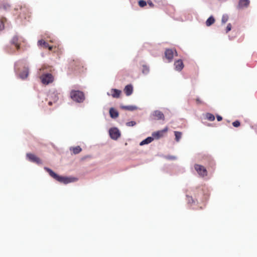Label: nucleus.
I'll return each mask as SVG.
<instances>
[{
	"label": "nucleus",
	"instance_id": "nucleus-37",
	"mask_svg": "<svg viewBox=\"0 0 257 257\" xmlns=\"http://www.w3.org/2000/svg\"><path fill=\"white\" fill-rule=\"evenodd\" d=\"M148 4L150 7H153L154 6V5L151 1L148 3Z\"/></svg>",
	"mask_w": 257,
	"mask_h": 257
},
{
	"label": "nucleus",
	"instance_id": "nucleus-9",
	"mask_svg": "<svg viewBox=\"0 0 257 257\" xmlns=\"http://www.w3.org/2000/svg\"><path fill=\"white\" fill-rule=\"evenodd\" d=\"M27 157L29 159V160L32 162L36 163L37 164H41V160L37 157L36 155L34 154H31V153H28L27 154Z\"/></svg>",
	"mask_w": 257,
	"mask_h": 257
},
{
	"label": "nucleus",
	"instance_id": "nucleus-39",
	"mask_svg": "<svg viewBox=\"0 0 257 257\" xmlns=\"http://www.w3.org/2000/svg\"><path fill=\"white\" fill-rule=\"evenodd\" d=\"M47 48H48V49L49 50H52V48H53V47L52 46H49V45H48V47H47Z\"/></svg>",
	"mask_w": 257,
	"mask_h": 257
},
{
	"label": "nucleus",
	"instance_id": "nucleus-1",
	"mask_svg": "<svg viewBox=\"0 0 257 257\" xmlns=\"http://www.w3.org/2000/svg\"><path fill=\"white\" fill-rule=\"evenodd\" d=\"M44 169L49 173L51 177L60 183L68 184L74 181V179L72 178L59 176L58 174L53 172L51 169L47 167H45Z\"/></svg>",
	"mask_w": 257,
	"mask_h": 257
},
{
	"label": "nucleus",
	"instance_id": "nucleus-32",
	"mask_svg": "<svg viewBox=\"0 0 257 257\" xmlns=\"http://www.w3.org/2000/svg\"><path fill=\"white\" fill-rule=\"evenodd\" d=\"M231 29V24H228L226 27V32L228 33L229 31H230Z\"/></svg>",
	"mask_w": 257,
	"mask_h": 257
},
{
	"label": "nucleus",
	"instance_id": "nucleus-2",
	"mask_svg": "<svg viewBox=\"0 0 257 257\" xmlns=\"http://www.w3.org/2000/svg\"><path fill=\"white\" fill-rule=\"evenodd\" d=\"M70 96L73 100L79 103L82 102L85 99L83 92L79 90H72Z\"/></svg>",
	"mask_w": 257,
	"mask_h": 257
},
{
	"label": "nucleus",
	"instance_id": "nucleus-15",
	"mask_svg": "<svg viewBox=\"0 0 257 257\" xmlns=\"http://www.w3.org/2000/svg\"><path fill=\"white\" fill-rule=\"evenodd\" d=\"M133 88L131 84L126 85L124 89V92L127 96L131 95L133 93Z\"/></svg>",
	"mask_w": 257,
	"mask_h": 257
},
{
	"label": "nucleus",
	"instance_id": "nucleus-29",
	"mask_svg": "<svg viewBox=\"0 0 257 257\" xmlns=\"http://www.w3.org/2000/svg\"><path fill=\"white\" fill-rule=\"evenodd\" d=\"M136 124V122L135 121H131L126 122V125L127 126H133Z\"/></svg>",
	"mask_w": 257,
	"mask_h": 257
},
{
	"label": "nucleus",
	"instance_id": "nucleus-23",
	"mask_svg": "<svg viewBox=\"0 0 257 257\" xmlns=\"http://www.w3.org/2000/svg\"><path fill=\"white\" fill-rule=\"evenodd\" d=\"M175 140L179 142L182 137V133L180 132L175 131Z\"/></svg>",
	"mask_w": 257,
	"mask_h": 257
},
{
	"label": "nucleus",
	"instance_id": "nucleus-31",
	"mask_svg": "<svg viewBox=\"0 0 257 257\" xmlns=\"http://www.w3.org/2000/svg\"><path fill=\"white\" fill-rule=\"evenodd\" d=\"M232 125L234 127H238L240 125V123L238 120H236L232 123Z\"/></svg>",
	"mask_w": 257,
	"mask_h": 257
},
{
	"label": "nucleus",
	"instance_id": "nucleus-6",
	"mask_svg": "<svg viewBox=\"0 0 257 257\" xmlns=\"http://www.w3.org/2000/svg\"><path fill=\"white\" fill-rule=\"evenodd\" d=\"M110 138L113 140H117L120 136V133L118 128H111L109 131Z\"/></svg>",
	"mask_w": 257,
	"mask_h": 257
},
{
	"label": "nucleus",
	"instance_id": "nucleus-26",
	"mask_svg": "<svg viewBox=\"0 0 257 257\" xmlns=\"http://www.w3.org/2000/svg\"><path fill=\"white\" fill-rule=\"evenodd\" d=\"M6 21V19L4 18H3L0 20V31H2L4 29L5 25L4 23Z\"/></svg>",
	"mask_w": 257,
	"mask_h": 257
},
{
	"label": "nucleus",
	"instance_id": "nucleus-16",
	"mask_svg": "<svg viewBox=\"0 0 257 257\" xmlns=\"http://www.w3.org/2000/svg\"><path fill=\"white\" fill-rule=\"evenodd\" d=\"M110 92L113 97L118 98L120 96L121 91L116 89H112Z\"/></svg>",
	"mask_w": 257,
	"mask_h": 257
},
{
	"label": "nucleus",
	"instance_id": "nucleus-22",
	"mask_svg": "<svg viewBox=\"0 0 257 257\" xmlns=\"http://www.w3.org/2000/svg\"><path fill=\"white\" fill-rule=\"evenodd\" d=\"M38 44L39 46H40L41 47H43L45 48H47V47H48V44L45 41L43 40H39L38 42Z\"/></svg>",
	"mask_w": 257,
	"mask_h": 257
},
{
	"label": "nucleus",
	"instance_id": "nucleus-8",
	"mask_svg": "<svg viewBox=\"0 0 257 257\" xmlns=\"http://www.w3.org/2000/svg\"><path fill=\"white\" fill-rule=\"evenodd\" d=\"M168 128L166 127L163 130L154 132L152 134L153 138L158 139L164 136V135L168 132Z\"/></svg>",
	"mask_w": 257,
	"mask_h": 257
},
{
	"label": "nucleus",
	"instance_id": "nucleus-24",
	"mask_svg": "<svg viewBox=\"0 0 257 257\" xmlns=\"http://www.w3.org/2000/svg\"><path fill=\"white\" fill-rule=\"evenodd\" d=\"M206 118L209 121H213L215 119V116L213 114L207 113L206 114Z\"/></svg>",
	"mask_w": 257,
	"mask_h": 257
},
{
	"label": "nucleus",
	"instance_id": "nucleus-13",
	"mask_svg": "<svg viewBox=\"0 0 257 257\" xmlns=\"http://www.w3.org/2000/svg\"><path fill=\"white\" fill-rule=\"evenodd\" d=\"M153 115L156 117L158 120H164L165 116L164 114L159 110H155L153 112Z\"/></svg>",
	"mask_w": 257,
	"mask_h": 257
},
{
	"label": "nucleus",
	"instance_id": "nucleus-38",
	"mask_svg": "<svg viewBox=\"0 0 257 257\" xmlns=\"http://www.w3.org/2000/svg\"><path fill=\"white\" fill-rule=\"evenodd\" d=\"M169 158L170 159H172V160H174V159H176V157H174V156H170V157H169Z\"/></svg>",
	"mask_w": 257,
	"mask_h": 257
},
{
	"label": "nucleus",
	"instance_id": "nucleus-17",
	"mask_svg": "<svg viewBox=\"0 0 257 257\" xmlns=\"http://www.w3.org/2000/svg\"><path fill=\"white\" fill-rule=\"evenodd\" d=\"M109 114L111 117L115 118L118 116V112L113 108H110L109 109Z\"/></svg>",
	"mask_w": 257,
	"mask_h": 257
},
{
	"label": "nucleus",
	"instance_id": "nucleus-18",
	"mask_svg": "<svg viewBox=\"0 0 257 257\" xmlns=\"http://www.w3.org/2000/svg\"><path fill=\"white\" fill-rule=\"evenodd\" d=\"M249 4V1H239V4L238 5V9H243L244 8L247 7Z\"/></svg>",
	"mask_w": 257,
	"mask_h": 257
},
{
	"label": "nucleus",
	"instance_id": "nucleus-36",
	"mask_svg": "<svg viewBox=\"0 0 257 257\" xmlns=\"http://www.w3.org/2000/svg\"><path fill=\"white\" fill-rule=\"evenodd\" d=\"M216 117H217V119L218 121H220L222 120V117L220 115H217Z\"/></svg>",
	"mask_w": 257,
	"mask_h": 257
},
{
	"label": "nucleus",
	"instance_id": "nucleus-21",
	"mask_svg": "<svg viewBox=\"0 0 257 257\" xmlns=\"http://www.w3.org/2000/svg\"><path fill=\"white\" fill-rule=\"evenodd\" d=\"M214 18L212 16H211L206 21V25L207 26H210L211 25H212L214 23Z\"/></svg>",
	"mask_w": 257,
	"mask_h": 257
},
{
	"label": "nucleus",
	"instance_id": "nucleus-34",
	"mask_svg": "<svg viewBox=\"0 0 257 257\" xmlns=\"http://www.w3.org/2000/svg\"><path fill=\"white\" fill-rule=\"evenodd\" d=\"M187 199H188V201L189 202H191V201L193 202V199L192 198V197L191 196H187Z\"/></svg>",
	"mask_w": 257,
	"mask_h": 257
},
{
	"label": "nucleus",
	"instance_id": "nucleus-20",
	"mask_svg": "<svg viewBox=\"0 0 257 257\" xmlns=\"http://www.w3.org/2000/svg\"><path fill=\"white\" fill-rule=\"evenodd\" d=\"M70 150L72 151L73 153L75 155L78 154L82 151V149L79 146L70 148Z\"/></svg>",
	"mask_w": 257,
	"mask_h": 257
},
{
	"label": "nucleus",
	"instance_id": "nucleus-14",
	"mask_svg": "<svg viewBox=\"0 0 257 257\" xmlns=\"http://www.w3.org/2000/svg\"><path fill=\"white\" fill-rule=\"evenodd\" d=\"M29 75V69L27 67H24L23 70L19 74L21 78L24 79L26 78Z\"/></svg>",
	"mask_w": 257,
	"mask_h": 257
},
{
	"label": "nucleus",
	"instance_id": "nucleus-7",
	"mask_svg": "<svg viewBox=\"0 0 257 257\" xmlns=\"http://www.w3.org/2000/svg\"><path fill=\"white\" fill-rule=\"evenodd\" d=\"M48 97L49 99L48 104L50 106L52 105L53 103L56 102L59 99L57 93L55 92L50 93Z\"/></svg>",
	"mask_w": 257,
	"mask_h": 257
},
{
	"label": "nucleus",
	"instance_id": "nucleus-35",
	"mask_svg": "<svg viewBox=\"0 0 257 257\" xmlns=\"http://www.w3.org/2000/svg\"><path fill=\"white\" fill-rule=\"evenodd\" d=\"M47 68V67L45 66H42V67L39 69L40 73L42 70H44L45 69Z\"/></svg>",
	"mask_w": 257,
	"mask_h": 257
},
{
	"label": "nucleus",
	"instance_id": "nucleus-3",
	"mask_svg": "<svg viewBox=\"0 0 257 257\" xmlns=\"http://www.w3.org/2000/svg\"><path fill=\"white\" fill-rule=\"evenodd\" d=\"M40 79L43 84L48 85L53 82L54 78L51 73H44L40 76Z\"/></svg>",
	"mask_w": 257,
	"mask_h": 257
},
{
	"label": "nucleus",
	"instance_id": "nucleus-25",
	"mask_svg": "<svg viewBox=\"0 0 257 257\" xmlns=\"http://www.w3.org/2000/svg\"><path fill=\"white\" fill-rule=\"evenodd\" d=\"M122 108L128 110H134L137 109V107L135 106H124L122 107Z\"/></svg>",
	"mask_w": 257,
	"mask_h": 257
},
{
	"label": "nucleus",
	"instance_id": "nucleus-10",
	"mask_svg": "<svg viewBox=\"0 0 257 257\" xmlns=\"http://www.w3.org/2000/svg\"><path fill=\"white\" fill-rule=\"evenodd\" d=\"M175 52L176 55H177V53L175 50H173L172 49H167L165 51V56L166 58L169 61H171L174 57V53Z\"/></svg>",
	"mask_w": 257,
	"mask_h": 257
},
{
	"label": "nucleus",
	"instance_id": "nucleus-28",
	"mask_svg": "<svg viewBox=\"0 0 257 257\" xmlns=\"http://www.w3.org/2000/svg\"><path fill=\"white\" fill-rule=\"evenodd\" d=\"M149 68L147 66L144 65L142 70L143 73L144 74H147L149 72Z\"/></svg>",
	"mask_w": 257,
	"mask_h": 257
},
{
	"label": "nucleus",
	"instance_id": "nucleus-27",
	"mask_svg": "<svg viewBox=\"0 0 257 257\" xmlns=\"http://www.w3.org/2000/svg\"><path fill=\"white\" fill-rule=\"evenodd\" d=\"M228 20V17L227 15H223L222 17V20H221V21H222V23H225Z\"/></svg>",
	"mask_w": 257,
	"mask_h": 257
},
{
	"label": "nucleus",
	"instance_id": "nucleus-19",
	"mask_svg": "<svg viewBox=\"0 0 257 257\" xmlns=\"http://www.w3.org/2000/svg\"><path fill=\"white\" fill-rule=\"evenodd\" d=\"M154 140V138L152 137H148L147 139H145L143 141H142L140 145L141 146H143L144 145L148 144L151 143Z\"/></svg>",
	"mask_w": 257,
	"mask_h": 257
},
{
	"label": "nucleus",
	"instance_id": "nucleus-4",
	"mask_svg": "<svg viewBox=\"0 0 257 257\" xmlns=\"http://www.w3.org/2000/svg\"><path fill=\"white\" fill-rule=\"evenodd\" d=\"M23 43H25L24 39L17 35L14 36L11 41V44L14 45L17 50L20 49V45Z\"/></svg>",
	"mask_w": 257,
	"mask_h": 257
},
{
	"label": "nucleus",
	"instance_id": "nucleus-30",
	"mask_svg": "<svg viewBox=\"0 0 257 257\" xmlns=\"http://www.w3.org/2000/svg\"><path fill=\"white\" fill-rule=\"evenodd\" d=\"M139 5L141 7H144L147 5L146 1H139Z\"/></svg>",
	"mask_w": 257,
	"mask_h": 257
},
{
	"label": "nucleus",
	"instance_id": "nucleus-5",
	"mask_svg": "<svg viewBox=\"0 0 257 257\" xmlns=\"http://www.w3.org/2000/svg\"><path fill=\"white\" fill-rule=\"evenodd\" d=\"M194 168L197 171L198 174L201 177L206 176L207 175V172L205 168L200 165L195 164L194 165Z\"/></svg>",
	"mask_w": 257,
	"mask_h": 257
},
{
	"label": "nucleus",
	"instance_id": "nucleus-33",
	"mask_svg": "<svg viewBox=\"0 0 257 257\" xmlns=\"http://www.w3.org/2000/svg\"><path fill=\"white\" fill-rule=\"evenodd\" d=\"M196 102L197 104H201L203 103V101L199 98L196 99Z\"/></svg>",
	"mask_w": 257,
	"mask_h": 257
},
{
	"label": "nucleus",
	"instance_id": "nucleus-12",
	"mask_svg": "<svg viewBox=\"0 0 257 257\" xmlns=\"http://www.w3.org/2000/svg\"><path fill=\"white\" fill-rule=\"evenodd\" d=\"M174 65L177 71H180L184 67V64L182 60H178L175 62Z\"/></svg>",
	"mask_w": 257,
	"mask_h": 257
},
{
	"label": "nucleus",
	"instance_id": "nucleus-11",
	"mask_svg": "<svg viewBox=\"0 0 257 257\" xmlns=\"http://www.w3.org/2000/svg\"><path fill=\"white\" fill-rule=\"evenodd\" d=\"M70 65L75 70H78L81 66H82V63L79 59H76L75 60H72L70 62Z\"/></svg>",
	"mask_w": 257,
	"mask_h": 257
}]
</instances>
